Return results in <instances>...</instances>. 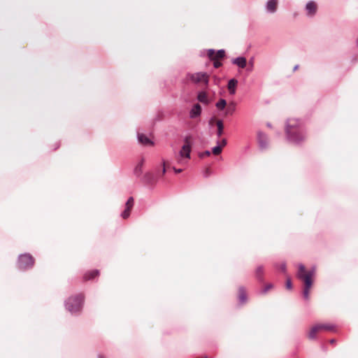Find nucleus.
I'll return each mask as SVG.
<instances>
[{
    "mask_svg": "<svg viewBox=\"0 0 358 358\" xmlns=\"http://www.w3.org/2000/svg\"><path fill=\"white\" fill-rule=\"evenodd\" d=\"M285 133L287 140L294 144H300L306 138V131L301 121L290 118L287 120Z\"/></svg>",
    "mask_w": 358,
    "mask_h": 358,
    "instance_id": "f257e3e1",
    "label": "nucleus"
},
{
    "mask_svg": "<svg viewBox=\"0 0 358 358\" xmlns=\"http://www.w3.org/2000/svg\"><path fill=\"white\" fill-rule=\"evenodd\" d=\"M169 168L166 166L164 158L155 165L151 171L146 172L141 178V181L147 186L153 187L157 180L165 173H168Z\"/></svg>",
    "mask_w": 358,
    "mask_h": 358,
    "instance_id": "f03ea898",
    "label": "nucleus"
},
{
    "mask_svg": "<svg viewBox=\"0 0 358 358\" xmlns=\"http://www.w3.org/2000/svg\"><path fill=\"white\" fill-rule=\"evenodd\" d=\"M315 267L313 266L308 271H306L305 266L303 264L299 265L297 276L302 280L304 284L303 297L305 300L309 299V291L313 285V277L315 273Z\"/></svg>",
    "mask_w": 358,
    "mask_h": 358,
    "instance_id": "7ed1b4c3",
    "label": "nucleus"
},
{
    "mask_svg": "<svg viewBox=\"0 0 358 358\" xmlns=\"http://www.w3.org/2000/svg\"><path fill=\"white\" fill-rule=\"evenodd\" d=\"M84 296L82 294L70 296L64 301L66 309L71 314L79 313L82 310Z\"/></svg>",
    "mask_w": 358,
    "mask_h": 358,
    "instance_id": "20e7f679",
    "label": "nucleus"
},
{
    "mask_svg": "<svg viewBox=\"0 0 358 358\" xmlns=\"http://www.w3.org/2000/svg\"><path fill=\"white\" fill-rule=\"evenodd\" d=\"M34 263L35 259L29 253H24L18 256L17 266L21 271H26L31 269Z\"/></svg>",
    "mask_w": 358,
    "mask_h": 358,
    "instance_id": "39448f33",
    "label": "nucleus"
},
{
    "mask_svg": "<svg viewBox=\"0 0 358 358\" xmlns=\"http://www.w3.org/2000/svg\"><path fill=\"white\" fill-rule=\"evenodd\" d=\"M320 330L334 331L336 330V326L332 324H317L310 329L308 338L311 340L316 338V333Z\"/></svg>",
    "mask_w": 358,
    "mask_h": 358,
    "instance_id": "423d86ee",
    "label": "nucleus"
},
{
    "mask_svg": "<svg viewBox=\"0 0 358 358\" xmlns=\"http://www.w3.org/2000/svg\"><path fill=\"white\" fill-rule=\"evenodd\" d=\"M187 78L194 83L203 82L206 86L208 85L209 76L206 73L197 72L194 73H188Z\"/></svg>",
    "mask_w": 358,
    "mask_h": 358,
    "instance_id": "0eeeda50",
    "label": "nucleus"
},
{
    "mask_svg": "<svg viewBox=\"0 0 358 358\" xmlns=\"http://www.w3.org/2000/svg\"><path fill=\"white\" fill-rule=\"evenodd\" d=\"M257 143L259 148L262 150H266L268 148V136L262 132L258 131L257 133Z\"/></svg>",
    "mask_w": 358,
    "mask_h": 358,
    "instance_id": "6e6552de",
    "label": "nucleus"
},
{
    "mask_svg": "<svg viewBox=\"0 0 358 358\" xmlns=\"http://www.w3.org/2000/svg\"><path fill=\"white\" fill-rule=\"evenodd\" d=\"M208 56L211 60H215L222 59L225 56V51L223 49L217 50L215 55V50L213 49H209L208 50Z\"/></svg>",
    "mask_w": 358,
    "mask_h": 358,
    "instance_id": "1a4fd4ad",
    "label": "nucleus"
},
{
    "mask_svg": "<svg viewBox=\"0 0 358 358\" xmlns=\"http://www.w3.org/2000/svg\"><path fill=\"white\" fill-rule=\"evenodd\" d=\"M306 10L308 15L313 16L317 10V6L315 3L313 1L308 2L306 6Z\"/></svg>",
    "mask_w": 358,
    "mask_h": 358,
    "instance_id": "9d476101",
    "label": "nucleus"
},
{
    "mask_svg": "<svg viewBox=\"0 0 358 358\" xmlns=\"http://www.w3.org/2000/svg\"><path fill=\"white\" fill-rule=\"evenodd\" d=\"M201 113V107L199 103H196L194 105L192 108L189 112V117L190 118H196L199 117Z\"/></svg>",
    "mask_w": 358,
    "mask_h": 358,
    "instance_id": "9b49d317",
    "label": "nucleus"
},
{
    "mask_svg": "<svg viewBox=\"0 0 358 358\" xmlns=\"http://www.w3.org/2000/svg\"><path fill=\"white\" fill-rule=\"evenodd\" d=\"M278 2L276 0H268L266 4V11L269 13H273L276 11Z\"/></svg>",
    "mask_w": 358,
    "mask_h": 358,
    "instance_id": "f8f14e48",
    "label": "nucleus"
},
{
    "mask_svg": "<svg viewBox=\"0 0 358 358\" xmlns=\"http://www.w3.org/2000/svg\"><path fill=\"white\" fill-rule=\"evenodd\" d=\"M248 300L246 290L244 287L241 286L238 289V301L240 303H245Z\"/></svg>",
    "mask_w": 358,
    "mask_h": 358,
    "instance_id": "ddd939ff",
    "label": "nucleus"
},
{
    "mask_svg": "<svg viewBox=\"0 0 358 358\" xmlns=\"http://www.w3.org/2000/svg\"><path fill=\"white\" fill-rule=\"evenodd\" d=\"M191 147L188 142H186L180 151V157H190Z\"/></svg>",
    "mask_w": 358,
    "mask_h": 358,
    "instance_id": "4468645a",
    "label": "nucleus"
},
{
    "mask_svg": "<svg viewBox=\"0 0 358 358\" xmlns=\"http://www.w3.org/2000/svg\"><path fill=\"white\" fill-rule=\"evenodd\" d=\"M232 63L237 65L239 68L244 69L247 64V60L244 57H238L232 59Z\"/></svg>",
    "mask_w": 358,
    "mask_h": 358,
    "instance_id": "2eb2a0df",
    "label": "nucleus"
},
{
    "mask_svg": "<svg viewBox=\"0 0 358 358\" xmlns=\"http://www.w3.org/2000/svg\"><path fill=\"white\" fill-rule=\"evenodd\" d=\"M238 84V80L235 78H231L229 80L227 84V88L229 90V94L231 95L235 94L236 93V87Z\"/></svg>",
    "mask_w": 358,
    "mask_h": 358,
    "instance_id": "dca6fc26",
    "label": "nucleus"
},
{
    "mask_svg": "<svg viewBox=\"0 0 358 358\" xmlns=\"http://www.w3.org/2000/svg\"><path fill=\"white\" fill-rule=\"evenodd\" d=\"M264 271L263 266L261 265L257 266L255 271V278L261 283L264 282Z\"/></svg>",
    "mask_w": 358,
    "mask_h": 358,
    "instance_id": "f3484780",
    "label": "nucleus"
},
{
    "mask_svg": "<svg viewBox=\"0 0 358 358\" xmlns=\"http://www.w3.org/2000/svg\"><path fill=\"white\" fill-rule=\"evenodd\" d=\"M138 140V141L144 145H151L153 144L152 141L145 135L143 134H137Z\"/></svg>",
    "mask_w": 358,
    "mask_h": 358,
    "instance_id": "a211bd4d",
    "label": "nucleus"
},
{
    "mask_svg": "<svg viewBox=\"0 0 358 358\" xmlns=\"http://www.w3.org/2000/svg\"><path fill=\"white\" fill-rule=\"evenodd\" d=\"M99 275V271L98 269H94L90 271H88L85 273L83 276V280L85 281L90 280L94 279L95 277Z\"/></svg>",
    "mask_w": 358,
    "mask_h": 358,
    "instance_id": "6ab92c4d",
    "label": "nucleus"
},
{
    "mask_svg": "<svg viewBox=\"0 0 358 358\" xmlns=\"http://www.w3.org/2000/svg\"><path fill=\"white\" fill-rule=\"evenodd\" d=\"M145 160L144 158H141V161L137 164L134 170V173L136 177H140L143 173V167Z\"/></svg>",
    "mask_w": 358,
    "mask_h": 358,
    "instance_id": "aec40b11",
    "label": "nucleus"
},
{
    "mask_svg": "<svg viewBox=\"0 0 358 358\" xmlns=\"http://www.w3.org/2000/svg\"><path fill=\"white\" fill-rule=\"evenodd\" d=\"M197 99L200 102L203 103L207 104L208 103V96L205 92H199Z\"/></svg>",
    "mask_w": 358,
    "mask_h": 358,
    "instance_id": "412c9836",
    "label": "nucleus"
},
{
    "mask_svg": "<svg viewBox=\"0 0 358 358\" xmlns=\"http://www.w3.org/2000/svg\"><path fill=\"white\" fill-rule=\"evenodd\" d=\"M217 127V135L218 137H220L223 133V129H224V124L223 122L221 120H218L216 122Z\"/></svg>",
    "mask_w": 358,
    "mask_h": 358,
    "instance_id": "4be33fe9",
    "label": "nucleus"
},
{
    "mask_svg": "<svg viewBox=\"0 0 358 358\" xmlns=\"http://www.w3.org/2000/svg\"><path fill=\"white\" fill-rule=\"evenodd\" d=\"M236 110V105L234 103H231L229 104L226 109V115H231Z\"/></svg>",
    "mask_w": 358,
    "mask_h": 358,
    "instance_id": "5701e85b",
    "label": "nucleus"
},
{
    "mask_svg": "<svg viewBox=\"0 0 358 358\" xmlns=\"http://www.w3.org/2000/svg\"><path fill=\"white\" fill-rule=\"evenodd\" d=\"M215 106L219 110H223L227 106V101L225 99H221L216 103Z\"/></svg>",
    "mask_w": 358,
    "mask_h": 358,
    "instance_id": "b1692460",
    "label": "nucleus"
},
{
    "mask_svg": "<svg viewBox=\"0 0 358 358\" xmlns=\"http://www.w3.org/2000/svg\"><path fill=\"white\" fill-rule=\"evenodd\" d=\"M131 209H129V207H127L125 210L121 213V217L123 219H127L129 217Z\"/></svg>",
    "mask_w": 358,
    "mask_h": 358,
    "instance_id": "393cba45",
    "label": "nucleus"
},
{
    "mask_svg": "<svg viewBox=\"0 0 358 358\" xmlns=\"http://www.w3.org/2000/svg\"><path fill=\"white\" fill-rule=\"evenodd\" d=\"M126 208L129 207V209H131L134 206V198L132 196H130L126 203H125Z\"/></svg>",
    "mask_w": 358,
    "mask_h": 358,
    "instance_id": "a878e982",
    "label": "nucleus"
},
{
    "mask_svg": "<svg viewBox=\"0 0 358 358\" xmlns=\"http://www.w3.org/2000/svg\"><path fill=\"white\" fill-rule=\"evenodd\" d=\"M222 151V147L220 145H217L213 148L212 152L214 155H219Z\"/></svg>",
    "mask_w": 358,
    "mask_h": 358,
    "instance_id": "bb28decb",
    "label": "nucleus"
},
{
    "mask_svg": "<svg viewBox=\"0 0 358 358\" xmlns=\"http://www.w3.org/2000/svg\"><path fill=\"white\" fill-rule=\"evenodd\" d=\"M166 166L169 168V171L168 173H166L167 175L169 174V173L171 172V170H173L176 173H179L182 171V169H176V167H171L170 166H167V165H166Z\"/></svg>",
    "mask_w": 358,
    "mask_h": 358,
    "instance_id": "cd10ccee",
    "label": "nucleus"
},
{
    "mask_svg": "<svg viewBox=\"0 0 358 358\" xmlns=\"http://www.w3.org/2000/svg\"><path fill=\"white\" fill-rule=\"evenodd\" d=\"M285 287L287 289H291L292 288V282L290 278H288L285 282Z\"/></svg>",
    "mask_w": 358,
    "mask_h": 358,
    "instance_id": "c85d7f7f",
    "label": "nucleus"
},
{
    "mask_svg": "<svg viewBox=\"0 0 358 358\" xmlns=\"http://www.w3.org/2000/svg\"><path fill=\"white\" fill-rule=\"evenodd\" d=\"M273 287V285L271 283H269L266 285L264 289L262 290V294H266L271 288Z\"/></svg>",
    "mask_w": 358,
    "mask_h": 358,
    "instance_id": "c756f323",
    "label": "nucleus"
},
{
    "mask_svg": "<svg viewBox=\"0 0 358 358\" xmlns=\"http://www.w3.org/2000/svg\"><path fill=\"white\" fill-rule=\"evenodd\" d=\"M210 175V168H206L203 171V176L204 178H208Z\"/></svg>",
    "mask_w": 358,
    "mask_h": 358,
    "instance_id": "7c9ffc66",
    "label": "nucleus"
},
{
    "mask_svg": "<svg viewBox=\"0 0 358 358\" xmlns=\"http://www.w3.org/2000/svg\"><path fill=\"white\" fill-rule=\"evenodd\" d=\"M279 269L284 273H286V263L283 262L279 266Z\"/></svg>",
    "mask_w": 358,
    "mask_h": 358,
    "instance_id": "2f4dec72",
    "label": "nucleus"
},
{
    "mask_svg": "<svg viewBox=\"0 0 358 358\" xmlns=\"http://www.w3.org/2000/svg\"><path fill=\"white\" fill-rule=\"evenodd\" d=\"M213 66L215 68H219L222 66V63L219 61H217V59H215V60H213Z\"/></svg>",
    "mask_w": 358,
    "mask_h": 358,
    "instance_id": "473e14b6",
    "label": "nucleus"
},
{
    "mask_svg": "<svg viewBox=\"0 0 358 358\" xmlns=\"http://www.w3.org/2000/svg\"><path fill=\"white\" fill-rule=\"evenodd\" d=\"M329 343H330L331 344H334V343H336V339H334V338L331 339V340L329 341Z\"/></svg>",
    "mask_w": 358,
    "mask_h": 358,
    "instance_id": "72a5a7b5",
    "label": "nucleus"
},
{
    "mask_svg": "<svg viewBox=\"0 0 358 358\" xmlns=\"http://www.w3.org/2000/svg\"><path fill=\"white\" fill-rule=\"evenodd\" d=\"M204 154H205V155H208V156H209V155H210V152L209 150H206V151L204 152Z\"/></svg>",
    "mask_w": 358,
    "mask_h": 358,
    "instance_id": "f704fd0d",
    "label": "nucleus"
},
{
    "mask_svg": "<svg viewBox=\"0 0 358 358\" xmlns=\"http://www.w3.org/2000/svg\"><path fill=\"white\" fill-rule=\"evenodd\" d=\"M222 144L223 145H226L227 144V141L225 139L222 140Z\"/></svg>",
    "mask_w": 358,
    "mask_h": 358,
    "instance_id": "c9c22d12",
    "label": "nucleus"
},
{
    "mask_svg": "<svg viewBox=\"0 0 358 358\" xmlns=\"http://www.w3.org/2000/svg\"><path fill=\"white\" fill-rule=\"evenodd\" d=\"M299 68V65H296L294 67V71H296V69H298Z\"/></svg>",
    "mask_w": 358,
    "mask_h": 358,
    "instance_id": "e433bc0d",
    "label": "nucleus"
},
{
    "mask_svg": "<svg viewBox=\"0 0 358 358\" xmlns=\"http://www.w3.org/2000/svg\"><path fill=\"white\" fill-rule=\"evenodd\" d=\"M188 158H186V157H184V158H180V162L183 161V160H186Z\"/></svg>",
    "mask_w": 358,
    "mask_h": 358,
    "instance_id": "4c0bfd02",
    "label": "nucleus"
},
{
    "mask_svg": "<svg viewBox=\"0 0 358 358\" xmlns=\"http://www.w3.org/2000/svg\"><path fill=\"white\" fill-rule=\"evenodd\" d=\"M98 358H105V357H104L103 355H99L98 356Z\"/></svg>",
    "mask_w": 358,
    "mask_h": 358,
    "instance_id": "58836bf2",
    "label": "nucleus"
},
{
    "mask_svg": "<svg viewBox=\"0 0 358 358\" xmlns=\"http://www.w3.org/2000/svg\"><path fill=\"white\" fill-rule=\"evenodd\" d=\"M356 43H357V45L358 47V38H357Z\"/></svg>",
    "mask_w": 358,
    "mask_h": 358,
    "instance_id": "ea45409f",
    "label": "nucleus"
},
{
    "mask_svg": "<svg viewBox=\"0 0 358 358\" xmlns=\"http://www.w3.org/2000/svg\"><path fill=\"white\" fill-rule=\"evenodd\" d=\"M206 358H207V357H206Z\"/></svg>",
    "mask_w": 358,
    "mask_h": 358,
    "instance_id": "a19ab883",
    "label": "nucleus"
}]
</instances>
